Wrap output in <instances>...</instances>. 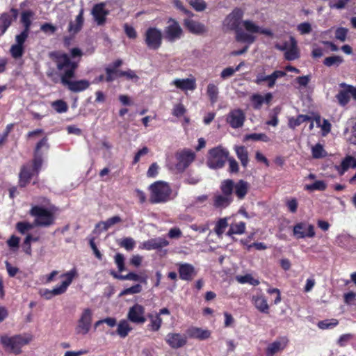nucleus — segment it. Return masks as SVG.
Listing matches in <instances>:
<instances>
[{
  "label": "nucleus",
  "instance_id": "nucleus-2",
  "mask_svg": "<svg viewBox=\"0 0 356 356\" xmlns=\"http://www.w3.org/2000/svg\"><path fill=\"white\" fill-rule=\"evenodd\" d=\"M244 11L241 8H234L227 17L222 22L223 29L226 31H235V40L241 43L245 41L241 40V34H248L245 22H252L251 19H243Z\"/></svg>",
  "mask_w": 356,
  "mask_h": 356
},
{
  "label": "nucleus",
  "instance_id": "nucleus-39",
  "mask_svg": "<svg viewBox=\"0 0 356 356\" xmlns=\"http://www.w3.org/2000/svg\"><path fill=\"white\" fill-rule=\"evenodd\" d=\"M232 200V197L226 195H216L214 197V206L216 207H226Z\"/></svg>",
  "mask_w": 356,
  "mask_h": 356
},
{
  "label": "nucleus",
  "instance_id": "nucleus-52",
  "mask_svg": "<svg viewBox=\"0 0 356 356\" xmlns=\"http://www.w3.org/2000/svg\"><path fill=\"white\" fill-rule=\"evenodd\" d=\"M35 225V224H31L26 222H19L16 225V229L19 233L24 234L26 232L32 229Z\"/></svg>",
  "mask_w": 356,
  "mask_h": 356
},
{
  "label": "nucleus",
  "instance_id": "nucleus-7",
  "mask_svg": "<svg viewBox=\"0 0 356 356\" xmlns=\"http://www.w3.org/2000/svg\"><path fill=\"white\" fill-rule=\"evenodd\" d=\"M74 72H73L72 70H66V72L61 75V83L67 86L70 91L74 92H79L89 88L90 83L86 79L70 81V79L74 76Z\"/></svg>",
  "mask_w": 356,
  "mask_h": 356
},
{
  "label": "nucleus",
  "instance_id": "nucleus-64",
  "mask_svg": "<svg viewBox=\"0 0 356 356\" xmlns=\"http://www.w3.org/2000/svg\"><path fill=\"white\" fill-rule=\"evenodd\" d=\"M297 29L302 35L308 34L312 31V26L308 22H303L298 25Z\"/></svg>",
  "mask_w": 356,
  "mask_h": 356
},
{
  "label": "nucleus",
  "instance_id": "nucleus-36",
  "mask_svg": "<svg viewBox=\"0 0 356 356\" xmlns=\"http://www.w3.org/2000/svg\"><path fill=\"white\" fill-rule=\"evenodd\" d=\"M120 217L115 216H113L108 219H107L106 221H102L99 222L97 225V227H98L99 229L103 231H106L108 229H109L113 225L119 223L121 222Z\"/></svg>",
  "mask_w": 356,
  "mask_h": 356
},
{
  "label": "nucleus",
  "instance_id": "nucleus-22",
  "mask_svg": "<svg viewBox=\"0 0 356 356\" xmlns=\"http://www.w3.org/2000/svg\"><path fill=\"white\" fill-rule=\"evenodd\" d=\"M293 234L297 238L313 237L315 235L314 226L305 223H298L293 227Z\"/></svg>",
  "mask_w": 356,
  "mask_h": 356
},
{
  "label": "nucleus",
  "instance_id": "nucleus-57",
  "mask_svg": "<svg viewBox=\"0 0 356 356\" xmlns=\"http://www.w3.org/2000/svg\"><path fill=\"white\" fill-rule=\"evenodd\" d=\"M338 324L337 319L325 320L318 322V327L320 329H329L335 327Z\"/></svg>",
  "mask_w": 356,
  "mask_h": 356
},
{
  "label": "nucleus",
  "instance_id": "nucleus-31",
  "mask_svg": "<svg viewBox=\"0 0 356 356\" xmlns=\"http://www.w3.org/2000/svg\"><path fill=\"white\" fill-rule=\"evenodd\" d=\"M133 330L131 322L127 319H122L117 325L116 333L121 338H125Z\"/></svg>",
  "mask_w": 356,
  "mask_h": 356
},
{
  "label": "nucleus",
  "instance_id": "nucleus-51",
  "mask_svg": "<svg viewBox=\"0 0 356 356\" xmlns=\"http://www.w3.org/2000/svg\"><path fill=\"white\" fill-rule=\"evenodd\" d=\"M244 140H256V141L261 140L264 142H268L270 140V138L265 134L254 133V134L246 135L244 138Z\"/></svg>",
  "mask_w": 356,
  "mask_h": 356
},
{
  "label": "nucleus",
  "instance_id": "nucleus-34",
  "mask_svg": "<svg viewBox=\"0 0 356 356\" xmlns=\"http://www.w3.org/2000/svg\"><path fill=\"white\" fill-rule=\"evenodd\" d=\"M355 157L351 156H347L341 162L339 166L337 167V169L340 175H343L349 168H355Z\"/></svg>",
  "mask_w": 356,
  "mask_h": 356
},
{
  "label": "nucleus",
  "instance_id": "nucleus-6",
  "mask_svg": "<svg viewBox=\"0 0 356 356\" xmlns=\"http://www.w3.org/2000/svg\"><path fill=\"white\" fill-rule=\"evenodd\" d=\"M245 26L248 33L241 34V40L245 41V44H251L254 43L258 34H264L269 36L273 35V33L270 29L260 26L253 20H252V22H245Z\"/></svg>",
  "mask_w": 356,
  "mask_h": 356
},
{
  "label": "nucleus",
  "instance_id": "nucleus-33",
  "mask_svg": "<svg viewBox=\"0 0 356 356\" xmlns=\"http://www.w3.org/2000/svg\"><path fill=\"white\" fill-rule=\"evenodd\" d=\"M83 10L81 9L79 15L76 17L74 22H71L69 24L68 30L70 33H76L79 32L83 24Z\"/></svg>",
  "mask_w": 356,
  "mask_h": 356
},
{
  "label": "nucleus",
  "instance_id": "nucleus-15",
  "mask_svg": "<svg viewBox=\"0 0 356 356\" xmlns=\"http://www.w3.org/2000/svg\"><path fill=\"white\" fill-rule=\"evenodd\" d=\"M145 309L139 304L131 307L127 312V318L133 323L143 324L146 321Z\"/></svg>",
  "mask_w": 356,
  "mask_h": 356
},
{
  "label": "nucleus",
  "instance_id": "nucleus-40",
  "mask_svg": "<svg viewBox=\"0 0 356 356\" xmlns=\"http://www.w3.org/2000/svg\"><path fill=\"white\" fill-rule=\"evenodd\" d=\"M235 151L242 165L245 167L248 163V154L247 149L243 146H236L235 147Z\"/></svg>",
  "mask_w": 356,
  "mask_h": 356
},
{
  "label": "nucleus",
  "instance_id": "nucleus-38",
  "mask_svg": "<svg viewBox=\"0 0 356 356\" xmlns=\"http://www.w3.org/2000/svg\"><path fill=\"white\" fill-rule=\"evenodd\" d=\"M34 15L35 13L31 10H26L22 13L21 22L24 26V30L29 31Z\"/></svg>",
  "mask_w": 356,
  "mask_h": 356
},
{
  "label": "nucleus",
  "instance_id": "nucleus-11",
  "mask_svg": "<svg viewBox=\"0 0 356 356\" xmlns=\"http://www.w3.org/2000/svg\"><path fill=\"white\" fill-rule=\"evenodd\" d=\"M183 29L179 22L175 19L170 18L164 29V37L168 42H173L181 38Z\"/></svg>",
  "mask_w": 356,
  "mask_h": 356
},
{
  "label": "nucleus",
  "instance_id": "nucleus-16",
  "mask_svg": "<svg viewBox=\"0 0 356 356\" xmlns=\"http://www.w3.org/2000/svg\"><path fill=\"white\" fill-rule=\"evenodd\" d=\"M170 86L184 92L193 91L196 88V79L193 76L186 79L176 78L170 83Z\"/></svg>",
  "mask_w": 356,
  "mask_h": 356
},
{
  "label": "nucleus",
  "instance_id": "nucleus-41",
  "mask_svg": "<svg viewBox=\"0 0 356 356\" xmlns=\"http://www.w3.org/2000/svg\"><path fill=\"white\" fill-rule=\"evenodd\" d=\"M311 118L307 115H299L297 118H291L289 120V127L291 129H295L302 123L310 120Z\"/></svg>",
  "mask_w": 356,
  "mask_h": 356
},
{
  "label": "nucleus",
  "instance_id": "nucleus-14",
  "mask_svg": "<svg viewBox=\"0 0 356 356\" xmlns=\"http://www.w3.org/2000/svg\"><path fill=\"white\" fill-rule=\"evenodd\" d=\"M276 48L284 51L285 58L288 60H296L300 56L297 41L293 37H290L289 41L285 42L283 45L277 44Z\"/></svg>",
  "mask_w": 356,
  "mask_h": 356
},
{
  "label": "nucleus",
  "instance_id": "nucleus-43",
  "mask_svg": "<svg viewBox=\"0 0 356 356\" xmlns=\"http://www.w3.org/2000/svg\"><path fill=\"white\" fill-rule=\"evenodd\" d=\"M228 226V218H220L216 224L214 231L216 234L221 237L222 234L225 232L226 228Z\"/></svg>",
  "mask_w": 356,
  "mask_h": 356
},
{
  "label": "nucleus",
  "instance_id": "nucleus-60",
  "mask_svg": "<svg viewBox=\"0 0 356 356\" xmlns=\"http://www.w3.org/2000/svg\"><path fill=\"white\" fill-rule=\"evenodd\" d=\"M286 74L285 72L281 71V70H276V71L273 72L270 74V77H269L270 79H271L270 83L269 84V88H273L275 85L276 80L279 78L286 76Z\"/></svg>",
  "mask_w": 356,
  "mask_h": 356
},
{
  "label": "nucleus",
  "instance_id": "nucleus-23",
  "mask_svg": "<svg viewBox=\"0 0 356 356\" xmlns=\"http://www.w3.org/2000/svg\"><path fill=\"white\" fill-rule=\"evenodd\" d=\"M184 25L190 33L195 35H202L208 31L204 24L191 18L185 19L184 20Z\"/></svg>",
  "mask_w": 356,
  "mask_h": 356
},
{
  "label": "nucleus",
  "instance_id": "nucleus-46",
  "mask_svg": "<svg viewBox=\"0 0 356 356\" xmlns=\"http://www.w3.org/2000/svg\"><path fill=\"white\" fill-rule=\"evenodd\" d=\"M234 189V183L232 180H225L221 184V190L223 195L232 197V193Z\"/></svg>",
  "mask_w": 356,
  "mask_h": 356
},
{
  "label": "nucleus",
  "instance_id": "nucleus-17",
  "mask_svg": "<svg viewBox=\"0 0 356 356\" xmlns=\"http://www.w3.org/2000/svg\"><path fill=\"white\" fill-rule=\"evenodd\" d=\"M245 120V115L240 108L230 111L226 118L227 122L234 129L241 127L244 124Z\"/></svg>",
  "mask_w": 356,
  "mask_h": 356
},
{
  "label": "nucleus",
  "instance_id": "nucleus-21",
  "mask_svg": "<svg viewBox=\"0 0 356 356\" xmlns=\"http://www.w3.org/2000/svg\"><path fill=\"white\" fill-rule=\"evenodd\" d=\"M289 340L286 337H280L269 343L266 349V356H274L286 347Z\"/></svg>",
  "mask_w": 356,
  "mask_h": 356
},
{
  "label": "nucleus",
  "instance_id": "nucleus-28",
  "mask_svg": "<svg viewBox=\"0 0 356 356\" xmlns=\"http://www.w3.org/2000/svg\"><path fill=\"white\" fill-rule=\"evenodd\" d=\"M168 245L169 241L167 239L159 237L145 241L142 245V248L145 250H150L166 247Z\"/></svg>",
  "mask_w": 356,
  "mask_h": 356
},
{
  "label": "nucleus",
  "instance_id": "nucleus-1",
  "mask_svg": "<svg viewBox=\"0 0 356 356\" xmlns=\"http://www.w3.org/2000/svg\"><path fill=\"white\" fill-rule=\"evenodd\" d=\"M49 148L47 138H43L35 147V157L32 164L24 165L19 174V186L24 187L30 181L32 177L37 175L42 166V160L41 154Z\"/></svg>",
  "mask_w": 356,
  "mask_h": 356
},
{
  "label": "nucleus",
  "instance_id": "nucleus-47",
  "mask_svg": "<svg viewBox=\"0 0 356 356\" xmlns=\"http://www.w3.org/2000/svg\"><path fill=\"white\" fill-rule=\"evenodd\" d=\"M350 92L348 91V86H346V89L340 91L336 96L339 103L345 106L348 104L350 99Z\"/></svg>",
  "mask_w": 356,
  "mask_h": 356
},
{
  "label": "nucleus",
  "instance_id": "nucleus-44",
  "mask_svg": "<svg viewBox=\"0 0 356 356\" xmlns=\"http://www.w3.org/2000/svg\"><path fill=\"white\" fill-rule=\"evenodd\" d=\"M236 280L240 284L248 283L253 286H257L259 284V281L258 280L254 279L250 274H247L245 275H237L236 277Z\"/></svg>",
  "mask_w": 356,
  "mask_h": 356
},
{
  "label": "nucleus",
  "instance_id": "nucleus-49",
  "mask_svg": "<svg viewBox=\"0 0 356 356\" xmlns=\"http://www.w3.org/2000/svg\"><path fill=\"white\" fill-rule=\"evenodd\" d=\"M312 156L314 159H320L326 156V152L323 149V145L316 144L312 147Z\"/></svg>",
  "mask_w": 356,
  "mask_h": 356
},
{
  "label": "nucleus",
  "instance_id": "nucleus-54",
  "mask_svg": "<svg viewBox=\"0 0 356 356\" xmlns=\"http://www.w3.org/2000/svg\"><path fill=\"white\" fill-rule=\"evenodd\" d=\"M24 52V47L18 44H14L11 46L10 54L15 58H19L22 57Z\"/></svg>",
  "mask_w": 356,
  "mask_h": 356
},
{
  "label": "nucleus",
  "instance_id": "nucleus-37",
  "mask_svg": "<svg viewBox=\"0 0 356 356\" xmlns=\"http://www.w3.org/2000/svg\"><path fill=\"white\" fill-rule=\"evenodd\" d=\"M326 183L322 180H315L313 184H306L304 186V189L309 192L316 191H323L326 189Z\"/></svg>",
  "mask_w": 356,
  "mask_h": 356
},
{
  "label": "nucleus",
  "instance_id": "nucleus-61",
  "mask_svg": "<svg viewBox=\"0 0 356 356\" xmlns=\"http://www.w3.org/2000/svg\"><path fill=\"white\" fill-rule=\"evenodd\" d=\"M20 242V238L17 236L13 235L8 241L7 244L9 248L13 251L15 252L19 248V244Z\"/></svg>",
  "mask_w": 356,
  "mask_h": 356
},
{
  "label": "nucleus",
  "instance_id": "nucleus-58",
  "mask_svg": "<svg viewBox=\"0 0 356 356\" xmlns=\"http://www.w3.org/2000/svg\"><path fill=\"white\" fill-rule=\"evenodd\" d=\"M348 30L343 27H339L335 31V38L341 42L346 40Z\"/></svg>",
  "mask_w": 356,
  "mask_h": 356
},
{
  "label": "nucleus",
  "instance_id": "nucleus-26",
  "mask_svg": "<svg viewBox=\"0 0 356 356\" xmlns=\"http://www.w3.org/2000/svg\"><path fill=\"white\" fill-rule=\"evenodd\" d=\"M165 341L171 348L177 349L183 347L186 343L187 338L179 333H168Z\"/></svg>",
  "mask_w": 356,
  "mask_h": 356
},
{
  "label": "nucleus",
  "instance_id": "nucleus-10",
  "mask_svg": "<svg viewBox=\"0 0 356 356\" xmlns=\"http://www.w3.org/2000/svg\"><path fill=\"white\" fill-rule=\"evenodd\" d=\"M228 157V152L221 147H217L210 149L207 165L210 168H222Z\"/></svg>",
  "mask_w": 356,
  "mask_h": 356
},
{
  "label": "nucleus",
  "instance_id": "nucleus-20",
  "mask_svg": "<svg viewBox=\"0 0 356 356\" xmlns=\"http://www.w3.org/2000/svg\"><path fill=\"white\" fill-rule=\"evenodd\" d=\"M170 312L168 308H162L158 313L149 314L148 318L149 319V327L152 331L156 332L159 330L162 325L161 315H170Z\"/></svg>",
  "mask_w": 356,
  "mask_h": 356
},
{
  "label": "nucleus",
  "instance_id": "nucleus-13",
  "mask_svg": "<svg viewBox=\"0 0 356 356\" xmlns=\"http://www.w3.org/2000/svg\"><path fill=\"white\" fill-rule=\"evenodd\" d=\"M50 56L56 63L58 70L63 71L64 73L66 70H72L74 72L77 65L75 63L70 60L67 54L60 52H52L50 54Z\"/></svg>",
  "mask_w": 356,
  "mask_h": 356
},
{
  "label": "nucleus",
  "instance_id": "nucleus-35",
  "mask_svg": "<svg viewBox=\"0 0 356 356\" xmlns=\"http://www.w3.org/2000/svg\"><path fill=\"white\" fill-rule=\"evenodd\" d=\"M218 93L219 90L218 86L213 83H209L207 88V94L212 104H215L218 101Z\"/></svg>",
  "mask_w": 356,
  "mask_h": 356
},
{
  "label": "nucleus",
  "instance_id": "nucleus-50",
  "mask_svg": "<svg viewBox=\"0 0 356 356\" xmlns=\"http://www.w3.org/2000/svg\"><path fill=\"white\" fill-rule=\"evenodd\" d=\"M269 77H270V74L266 75L264 69L262 68L261 72H257V74L256 75V79L254 80V83H257V85H260L263 82L266 81L267 86L269 88V84H270V80H271V79H270Z\"/></svg>",
  "mask_w": 356,
  "mask_h": 356
},
{
  "label": "nucleus",
  "instance_id": "nucleus-53",
  "mask_svg": "<svg viewBox=\"0 0 356 356\" xmlns=\"http://www.w3.org/2000/svg\"><path fill=\"white\" fill-rule=\"evenodd\" d=\"M119 245L121 247L124 248L127 250L130 251V250H132L134 249V248L135 247L136 242L132 238L127 237V238H122L120 241Z\"/></svg>",
  "mask_w": 356,
  "mask_h": 356
},
{
  "label": "nucleus",
  "instance_id": "nucleus-30",
  "mask_svg": "<svg viewBox=\"0 0 356 356\" xmlns=\"http://www.w3.org/2000/svg\"><path fill=\"white\" fill-rule=\"evenodd\" d=\"M179 277L183 280H191L195 275L194 267L189 264H181L179 265Z\"/></svg>",
  "mask_w": 356,
  "mask_h": 356
},
{
  "label": "nucleus",
  "instance_id": "nucleus-27",
  "mask_svg": "<svg viewBox=\"0 0 356 356\" xmlns=\"http://www.w3.org/2000/svg\"><path fill=\"white\" fill-rule=\"evenodd\" d=\"M273 99L271 93H266L265 95H261L259 93L253 94L250 97V101L254 109L259 110L261 108L264 104H268Z\"/></svg>",
  "mask_w": 356,
  "mask_h": 356
},
{
  "label": "nucleus",
  "instance_id": "nucleus-59",
  "mask_svg": "<svg viewBox=\"0 0 356 356\" xmlns=\"http://www.w3.org/2000/svg\"><path fill=\"white\" fill-rule=\"evenodd\" d=\"M186 111L185 106L181 103H178L173 106L172 114L176 117H181Z\"/></svg>",
  "mask_w": 356,
  "mask_h": 356
},
{
  "label": "nucleus",
  "instance_id": "nucleus-3",
  "mask_svg": "<svg viewBox=\"0 0 356 356\" xmlns=\"http://www.w3.org/2000/svg\"><path fill=\"white\" fill-rule=\"evenodd\" d=\"M31 340L32 337L29 334H19L13 337L4 335L0 338L3 348L6 351L15 355L21 353L22 348L27 345Z\"/></svg>",
  "mask_w": 356,
  "mask_h": 356
},
{
  "label": "nucleus",
  "instance_id": "nucleus-45",
  "mask_svg": "<svg viewBox=\"0 0 356 356\" xmlns=\"http://www.w3.org/2000/svg\"><path fill=\"white\" fill-rule=\"evenodd\" d=\"M315 121L318 127H321L323 131V135H327L331 129V124L328 120L324 119L321 120L320 116H317L315 118Z\"/></svg>",
  "mask_w": 356,
  "mask_h": 356
},
{
  "label": "nucleus",
  "instance_id": "nucleus-4",
  "mask_svg": "<svg viewBox=\"0 0 356 356\" xmlns=\"http://www.w3.org/2000/svg\"><path fill=\"white\" fill-rule=\"evenodd\" d=\"M149 190L150 192L149 200L152 203H163L171 199L172 189L165 181H155L149 186Z\"/></svg>",
  "mask_w": 356,
  "mask_h": 356
},
{
  "label": "nucleus",
  "instance_id": "nucleus-24",
  "mask_svg": "<svg viewBox=\"0 0 356 356\" xmlns=\"http://www.w3.org/2000/svg\"><path fill=\"white\" fill-rule=\"evenodd\" d=\"M18 12L12 8L10 13H3L0 17V35H3L10 26L12 22L17 19Z\"/></svg>",
  "mask_w": 356,
  "mask_h": 356
},
{
  "label": "nucleus",
  "instance_id": "nucleus-32",
  "mask_svg": "<svg viewBox=\"0 0 356 356\" xmlns=\"http://www.w3.org/2000/svg\"><path fill=\"white\" fill-rule=\"evenodd\" d=\"M250 188L248 182L240 180L234 184V192L238 199H243L246 195Z\"/></svg>",
  "mask_w": 356,
  "mask_h": 356
},
{
  "label": "nucleus",
  "instance_id": "nucleus-62",
  "mask_svg": "<svg viewBox=\"0 0 356 356\" xmlns=\"http://www.w3.org/2000/svg\"><path fill=\"white\" fill-rule=\"evenodd\" d=\"M142 291V286L140 284H136L131 287L124 289L120 296H126L129 294L138 293Z\"/></svg>",
  "mask_w": 356,
  "mask_h": 356
},
{
  "label": "nucleus",
  "instance_id": "nucleus-9",
  "mask_svg": "<svg viewBox=\"0 0 356 356\" xmlns=\"http://www.w3.org/2000/svg\"><path fill=\"white\" fill-rule=\"evenodd\" d=\"M31 214L35 217L34 224L36 226L48 227L53 224L54 218L53 213L41 207H33Z\"/></svg>",
  "mask_w": 356,
  "mask_h": 356
},
{
  "label": "nucleus",
  "instance_id": "nucleus-55",
  "mask_svg": "<svg viewBox=\"0 0 356 356\" xmlns=\"http://www.w3.org/2000/svg\"><path fill=\"white\" fill-rule=\"evenodd\" d=\"M52 107L58 113H65L67 110V104L63 100H57L51 104Z\"/></svg>",
  "mask_w": 356,
  "mask_h": 356
},
{
  "label": "nucleus",
  "instance_id": "nucleus-63",
  "mask_svg": "<svg viewBox=\"0 0 356 356\" xmlns=\"http://www.w3.org/2000/svg\"><path fill=\"white\" fill-rule=\"evenodd\" d=\"M115 263L118 266V270L122 272L125 270L124 257L121 253H118L115 256Z\"/></svg>",
  "mask_w": 356,
  "mask_h": 356
},
{
  "label": "nucleus",
  "instance_id": "nucleus-48",
  "mask_svg": "<svg viewBox=\"0 0 356 356\" xmlns=\"http://www.w3.org/2000/svg\"><path fill=\"white\" fill-rule=\"evenodd\" d=\"M343 61V59L341 56H333L327 57L325 58L323 61V64L325 66L331 67L333 65H339L341 63H342Z\"/></svg>",
  "mask_w": 356,
  "mask_h": 356
},
{
  "label": "nucleus",
  "instance_id": "nucleus-42",
  "mask_svg": "<svg viewBox=\"0 0 356 356\" xmlns=\"http://www.w3.org/2000/svg\"><path fill=\"white\" fill-rule=\"evenodd\" d=\"M245 230V223L239 222L231 224L227 234L231 236L232 234H242Z\"/></svg>",
  "mask_w": 356,
  "mask_h": 356
},
{
  "label": "nucleus",
  "instance_id": "nucleus-25",
  "mask_svg": "<svg viewBox=\"0 0 356 356\" xmlns=\"http://www.w3.org/2000/svg\"><path fill=\"white\" fill-rule=\"evenodd\" d=\"M251 300L255 308L260 312L264 314L269 312V305L267 299L261 291L252 296Z\"/></svg>",
  "mask_w": 356,
  "mask_h": 356
},
{
  "label": "nucleus",
  "instance_id": "nucleus-29",
  "mask_svg": "<svg viewBox=\"0 0 356 356\" xmlns=\"http://www.w3.org/2000/svg\"><path fill=\"white\" fill-rule=\"evenodd\" d=\"M187 335L191 338L204 340L210 337L211 332L207 329L197 327H189L186 331Z\"/></svg>",
  "mask_w": 356,
  "mask_h": 356
},
{
  "label": "nucleus",
  "instance_id": "nucleus-12",
  "mask_svg": "<svg viewBox=\"0 0 356 356\" xmlns=\"http://www.w3.org/2000/svg\"><path fill=\"white\" fill-rule=\"evenodd\" d=\"M92 315V309L89 308L83 309L75 328L77 334L86 335L89 332L91 328Z\"/></svg>",
  "mask_w": 356,
  "mask_h": 356
},
{
  "label": "nucleus",
  "instance_id": "nucleus-19",
  "mask_svg": "<svg viewBox=\"0 0 356 356\" xmlns=\"http://www.w3.org/2000/svg\"><path fill=\"white\" fill-rule=\"evenodd\" d=\"M195 153L189 149H184L177 155L178 163L177 168L179 171H184L195 159Z\"/></svg>",
  "mask_w": 356,
  "mask_h": 356
},
{
  "label": "nucleus",
  "instance_id": "nucleus-18",
  "mask_svg": "<svg viewBox=\"0 0 356 356\" xmlns=\"http://www.w3.org/2000/svg\"><path fill=\"white\" fill-rule=\"evenodd\" d=\"M91 13L96 24L99 26H102L105 24L106 17L109 15L110 12L106 9L105 3H99L93 6Z\"/></svg>",
  "mask_w": 356,
  "mask_h": 356
},
{
  "label": "nucleus",
  "instance_id": "nucleus-56",
  "mask_svg": "<svg viewBox=\"0 0 356 356\" xmlns=\"http://www.w3.org/2000/svg\"><path fill=\"white\" fill-rule=\"evenodd\" d=\"M188 3L198 12L203 11L207 7V3L204 0H189Z\"/></svg>",
  "mask_w": 356,
  "mask_h": 356
},
{
  "label": "nucleus",
  "instance_id": "nucleus-5",
  "mask_svg": "<svg viewBox=\"0 0 356 356\" xmlns=\"http://www.w3.org/2000/svg\"><path fill=\"white\" fill-rule=\"evenodd\" d=\"M78 275L77 270L73 268L65 273L62 274L60 278L62 279L61 284L55 286L53 289H44L41 291V295L47 300L52 297L63 294L68 286L72 284L73 280Z\"/></svg>",
  "mask_w": 356,
  "mask_h": 356
},
{
  "label": "nucleus",
  "instance_id": "nucleus-8",
  "mask_svg": "<svg viewBox=\"0 0 356 356\" xmlns=\"http://www.w3.org/2000/svg\"><path fill=\"white\" fill-rule=\"evenodd\" d=\"M162 31L156 27H149L144 33V40L147 47L152 50L159 49L163 42Z\"/></svg>",
  "mask_w": 356,
  "mask_h": 356
}]
</instances>
